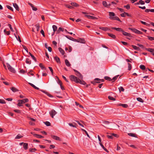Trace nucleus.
<instances>
[{"label":"nucleus","instance_id":"obj_11","mask_svg":"<svg viewBox=\"0 0 154 154\" xmlns=\"http://www.w3.org/2000/svg\"><path fill=\"white\" fill-rule=\"evenodd\" d=\"M65 62L66 65L67 66H71V64H70L69 62L66 59L65 60Z\"/></svg>","mask_w":154,"mask_h":154},{"label":"nucleus","instance_id":"obj_25","mask_svg":"<svg viewBox=\"0 0 154 154\" xmlns=\"http://www.w3.org/2000/svg\"><path fill=\"white\" fill-rule=\"evenodd\" d=\"M99 29L104 31H106L108 30L107 28L105 27H100Z\"/></svg>","mask_w":154,"mask_h":154},{"label":"nucleus","instance_id":"obj_24","mask_svg":"<svg viewBox=\"0 0 154 154\" xmlns=\"http://www.w3.org/2000/svg\"><path fill=\"white\" fill-rule=\"evenodd\" d=\"M52 28L53 29V31L54 32H55L56 31H57V26L55 25H54L52 26Z\"/></svg>","mask_w":154,"mask_h":154},{"label":"nucleus","instance_id":"obj_61","mask_svg":"<svg viewBox=\"0 0 154 154\" xmlns=\"http://www.w3.org/2000/svg\"><path fill=\"white\" fill-rule=\"evenodd\" d=\"M48 51L50 52H51L52 51V48L50 47H48V48H47Z\"/></svg>","mask_w":154,"mask_h":154},{"label":"nucleus","instance_id":"obj_34","mask_svg":"<svg viewBox=\"0 0 154 154\" xmlns=\"http://www.w3.org/2000/svg\"><path fill=\"white\" fill-rule=\"evenodd\" d=\"M140 68L142 70H144L145 68V66L143 65H140Z\"/></svg>","mask_w":154,"mask_h":154},{"label":"nucleus","instance_id":"obj_53","mask_svg":"<svg viewBox=\"0 0 154 154\" xmlns=\"http://www.w3.org/2000/svg\"><path fill=\"white\" fill-rule=\"evenodd\" d=\"M128 69L130 70L131 69V65L129 63H128Z\"/></svg>","mask_w":154,"mask_h":154},{"label":"nucleus","instance_id":"obj_17","mask_svg":"<svg viewBox=\"0 0 154 154\" xmlns=\"http://www.w3.org/2000/svg\"><path fill=\"white\" fill-rule=\"evenodd\" d=\"M63 30H64V29H63V28H61V27H59L58 28V30L57 31V32H56V33L57 34H58V33H59L60 32V31H63Z\"/></svg>","mask_w":154,"mask_h":154},{"label":"nucleus","instance_id":"obj_7","mask_svg":"<svg viewBox=\"0 0 154 154\" xmlns=\"http://www.w3.org/2000/svg\"><path fill=\"white\" fill-rule=\"evenodd\" d=\"M18 103L17 105L19 106H22V104L24 103L23 101L22 100H18Z\"/></svg>","mask_w":154,"mask_h":154},{"label":"nucleus","instance_id":"obj_62","mask_svg":"<svg viewBox=\"0 0 154 154\" xmlns=\"http://www.w3.org/2000/svg\"><path fill=\"white\" fill-rule=\"evenodd\" d=\"M36 150V149L35 148L34 149H30L29 151L31 152H33L34 151H35Z\"/></svg>","mask_w":154,"mask_h":154},{"label":"nucleus","instance_id":"obj_27","mask_svg":"<svg viewBox=\"0 0 154 154\" xmlns=\"http://www.w3.org/2000/svg\"><path fill=\"white\" fill-rule=\"evenodd\" d=\"M108 35L109 36L113 38H116V36L113 34L108 33Z\"/></svg>","mask_w":154,"mask_h":154},{"label":"nucleus","instance_id":"obj_12","mask_svg":"<svg viewBox=\"0 0 154 154\" xmlns=\"http://www.w3.org/2000/svg\"><path fill=\"white\" fill-rule=\"evenodd\" d=\"M112 28L113 29H114L116 30L119 31V32H122L123 30L122 29L119 28H115V27H112Z\"/></svg>","mask_w":154,"mask_h":154},{"label":"nucleus","instance_id":"obj_6","mask_svg":"<svg viewBox=\"0 0 154 154\" xmlns=\"http://www.w3.org/2000/svg\"><path fill=\"white\" fill-rule=\"evenodd\" d=\"M76 75L78 76L80 79H83V77L79 72H78V73H76Z\"/></svg>","mask_w":154,"mask_h":154},{"label":"nucleus","instance_id":"obj_47","mask_svg":"<svg viewBox=\"0 0 154 154\" xmlns=\"http://www.w3.org/2000/svg\"><path fill=\"white\" fill-rule=\"evenodd\" d=\"M6 7L9 9L10 10H11L12 11H13V9L9 5H7Z\"/></svg>","mask_w":154,"mask_h":154},{"label":"nucleus","instance_id":"obj_10","mask_svg":"<svg viewBox=\"0 0 154 154\" xmlns=\"http://www.w3.org/2000/svg\"><path fill=\"white\" fill-rule=\"evenodd\" d=\"M86 17H87V18L88 19H97V18L95 17L90 16V15H86L85 16Z\"/></svg>","mask_w":154,"mask_h":154},{"label":"nucleus","instance_id":"obj_50","mask_svg":"<svg viewBox=\"0 0 154 154\" xmlns=\"http://www.w3.org/2000/svg\"><path fill=\"white\" fill-rule=\"evenodd\" d=\"M124 7L125 8L127 9H129L130 8V5H125Z\"/></svg>","mask_w":154,"mask_h":154},{"label":"nucleus","instance_id":"obj_15","mask_svg":"<svg viewBox=\"0 0 154 154\" xmlns=\"http://www.w3.org/2000/svg\"><path fill=\"white\" fill-rule=\"evenodd\" d=\"M52 138L55 139V140H60V138H59V137H58L57 136H52Z\"/></svg>","mask_w":154,"mask_h":154},{"label":"nucleus","instance_id":"obj_55","mask_svg":"<svg viewBox=\"0 0 154 154\" xmlns=\"http://www.w3.org/2000/svg\"><path fill=\"white\" fill-rule=\"evenodd\" d=\"M23 100V103H24L27 102L29 101L28 99L27 98L24 99Z\"/></svg>","mask_w":154,"mask_h":154},{"label":"nucleus","instance_id":"obj_29","mask_svg":"<svg viewBox=\"0 0 154 154\" xmlns=\"http://www.w3.org/2000/svg\"><path fill=\"white\" fill-rule=\"evenodd\" d=\"M29 54L30 55L32 58L33 59V60H34L35 62L36 61V58L35 57L32 55L30 52H29Z\"/></svg>","mask_w":154,"mask_h":154},{"label":"nucleus","instance_id":"obj_5","mask_svg":"<svg viewBox=\"0 0 154 154\" xmlns=\"http://www.w3.org/2000/svg\"><path fill=\"white\" fill-rule=\"evenodd\" d=\"M76 42H80L82 43H85V41L83 39L81 38H79V39L77 40V41Z\"/></svg>","mask_w":154,"mask_h":154},{"label":"nucleus","instance_id":"obj_37","mask_svg":"<svg viewBox=\"0 0 154 154\" xmlns=\"http://www.w3.org/2000/svg\"><path fill=\"white\" fill-rule=\"evenodd\" d=\"M133 48L137 50H139L140 49L139 48L137 47L136 46L132 45Z\"/></svg>","mask_w":154,"mask_h":154},{"label":"nucleus","instance_id":"obj_16","mask_svg":"<svg viewBox=\"0 0 154 154\" xmlns=\"http://www.w3.org/2000/svg\"><path fill=\"white\" fill-rule=\"evenodd\" d=\"M11 89L13 92H15L18 91V90L14 87H12Z\"/></svg>","mask_w":154,"mask_h":154},{"label":"nucleus","instance_id":"obj_33","mask_svg":"<svg viewBox=\"0 0 154 154\" xmlns=\"http://www.w3.org/2000/svg\"><path fill=\"white\" fill-rule=\"evenodd\" d=\"M34 135L35 137H37V138H42L43 137V136H42L39 135L37 134H34Z\"/></svg>","mask_w":154,"mask_h":154},{"label":"nucleus","instance_id":"obj_51","mask_svg":"<svg viewBox=\"0 0 154 154\" xmlns=\"http://www.w3.org/2000/svg\"><path fill=\"white\" fill-rule=\"evenodd\" d=\"M8 26H9V27L10 29L11 30L12 32H13L14 30H13V29L11 27V25L10 24H8Z\"/></svg>","mask_w":154,"mask_h":154},{"label":"nucleus","instance_id":"obj_30","mask_svg":"<svg viewBox=\"0 0 154 154\" xmlns=\"http://www.w3.org/2000/svg\"><path fill=\"white\" fill-rule=\"evenodd\" d=\"M128 135L129 136L134 137H136L135 136V135L132 133H128Z\"/></svg>","mask_w":154,"mask_h":154},{"label":"nucleus","instance_id":"obj_48","mask_svg":"<svg viewBox=\"0 0 154 154\" xmlns=\"http://www.w3.org/2000/svg\"><path fill=\"white\" fill-rule=\"evenodd\" d=\"M69 125L70 126H71V127H74V128H76V126H75V125H73L72 124V123H69Z\"/></svg>","mask_w":154,"mask_h":154},{"label":"nucleus","instance_id":"obj_57","mask_svg":"<svg viewBox=\"0 0 154 154\" xmlns=\"http://www.w3.org/2000/svg\"><path fill=\"white\" fill-rule=\"evenodd\" d=\"M139 3L141 5H144L145 4L144 2L143 1L141 0L139 1Z\"/></svg>","mask_w":154,"mask_h":154},{"label":"nucleus","instance_id":"obj_18","mask_svg":"<svg viewBox=\"0 0 154 154\" xmlns=\"http://www.w3.org/2000/svg\"><path fill=\"white\" fill-rule=\"evenodd\" d=\"M29 84L31 86H32V87H33V88H34L36 89H37V90H39V88L36 87V86H35V85H34L33 84H32V83H29Z\"/></svg>","mask_w":154,"mask_h":154},{"label":"nucleus","instance_id":"obj_19","mask_svg":"<svg viewBox=\"0 0 154 154\" xmlns=\"http://www.w3.org/2000/svg\"><path fill=\"white\" fill-rule=\"evenodd\" d=\"M78 82H79L78 83H80L81 84L85 85L86 84V83L84 81H81L79 79Z\"/></svg>","mask_w":154,"mask_h":154},{"label":"nucleus","instance_id":"obj_56","mask_svg":"<svg viewBox=\"0 0 154 154\" xmlns=\"http://www.w3.org/2000/svg\"><path fill=\"white\" fill-rule=\"evenodd\" d=\"M4 32L7 35H9L10 34V31H6V29H5L4 30Z\"/></svg>","mask_w":154,"mask_h":154},{"label":"nucleus","instance_id":"obj_13","mask_svg":"<svg viewBox=\"0 0 154 154\" xmlns=\"http://www.w3.org/2000/svg\"><path fill=\"white\" fill-rule=\"evenodd\" d=\"M122 32H123V34L125 35V36H128L129 37H130L131 36V35L129 33H127L126 32H125L124 31H123V30H122Z\"/></svg>","mask_w":154,"mask_h":154},{"label":"nucleus","instance_id":"obj_39","mask_svg":"<svg viewBox=\"0 0 154 154\" xmlns=\"http://www.w3.org/2000/svg\"><path fill=\"white\" fill-rule=\"evenodd\" d=\"M44 123L47 126H49L50 125V123L49 122H44Z\"/></svg>","mask_w":154,"mask_h":154},{"label":"nucleus","instance_id":"obj_35","mask_svg":"<svg viewBox=\"0 0 154 154\" xmlns=\"http://www.w3.org/2000/svg\"><path fill=\"white\" fill-rule=\"evenodd\" d=\"M23 137L21 136L20 134H18L17 136L15 137V139H19L20 138L22 137Z\"/></svg>","mask_w":154,"mask_h":154},{"label":"nucleus","instance_id":"obj_31","mask_svg":"<svg viewBox=\"0 0 154 154\" xmlns=\"http://www.w3.org/2000/svg\"><path fill=\"white\" fill-rule=\"evenodd\" d=\"M57 82L58 83V84H59V85H62V82H61V81L59 79V78L57 77Z\"/></svg>","mask_w":154,"mask_h":154},{"label":"nucleus","instance_id":"obj_63","mask_svg":"<svg viewBox=\"0 0 154 154\" xmlns=\"http://www.w3.org/2000/svg\"><path fill=\"white\" fill-rule=\"evenodd\" d=\"M20 72L21 73L24 74V73L26 72L25 71L23 70V69H21L20 71Z\"/></svg>","mask_w":154,"mask_h":154},{"label":"nucleus","instance_id":"obj_36","mask_svg":"<svg viewBox=\"0 0 154 154\" xmlns=\"http://www.w3.org/2000/svg\"><path fill=\"white\" fill-rule=\"evenodd\" d=\"M104 79L106 80H109V81H112V79L109 77H108V76H105L104 77Z\"/></svg>","mask_w":154,"mask_h":154},{"label":"nucleus","instance_id":"obj_45","mask_svg":"<svg viewBox=\"0 0 154 154\" xmlns=\"http://www.w3.org/2000/svg\"><path fill=\"white\" fill-rule=\"evenodd\" d=\"M108 98L110 100H115V99L114 98L110 96H109L108 97Z\"/></svg>","mask_w":154,"mask_h":154},{"label":"nucleus","instance_id":"obj_22","mask_svg":"<svg viewBox=\"0 0 154 154\" xmlns=\"http://www.w3.org/2000/svg\"><path fill=\"white\" fill-rule=\"evenodd\" d=\"M31 61L29 58H26V63L30 64L31 63Z\"/></svg>","mask_w":154,"mask_h":154},{"label":"nucleus","instance_id":"obj_52","mask_svg":"<svg viewBox=\"0 0 154 154\" xmlns=\"http://www.w3.org/2000/svg\"><path fill=\"white\" fill-rule=\"evenodd\" d=\"M43 92L44 93H45V94H46L48 96H49V97H52L53 96H52V95L50 94H48V93L47 92H45L44 91H43Z\"/></svg>","mask_w":154,"mask_h":154},{"label":"nucleus","instance_id":"obj_2","mask_svg":"<svg viewBox=\"0 0 154 154\" xmlns=\"http://www.w3.org/2000/svg\"><path fill=\"white\" fill-rule=\"evenodd\" d=\"M70 78L71 80L75 82L76 83H78L79 82H78L79 79L73 75H71L70 76Z\"/></svg>","mask_w":154,"mask_h":154},{"label":"nucleus","instance_id":"obj_20","mask_svg":"<svg viewBox=\"0 0 154 154\" xmlns=\"http://www.w3.org/2000/svg\"><path fill=\"white\" fill-rule=\"evenodd\" d=\"M54 60L56 61L57 63H60V60L59 58L57 56H56L54 57Z\"/></svg>","mask_w":154,"mask_h":154},{"label":"nucleus","instance_id":"obj_40","mask_svg":"<svg viewBox=\"0 0 154 154\" xmlns=\"http://www.w3.org/2000/svg\"><path fill=\"white\" fill-rule=\"evenodd\" d=\"M119 75H117L114 77L112 79V80H113V82L115 81L118 78Z\"/></svg>","mask_w":154,"mask_h":154},{"label":"nucleus","instance_id":"obj_60","mask_svg":"<svg viewBox=\"0 0 154 154\" xmlns=\"http://www.w3.org/2000/svg\"><path fill=\"white\" fill-rule=\"evenodd\" d=\"M39 66L42 68V69H43L45 68L42 65V63H40L39 64Z\"/></svg>","mask_w":154,"mask_h":154},{"label":"nucleus","instance_id":"obj_21","mask_svg":"<svg viewBox=\"0 0 154 154\" xmlns=\"http://www.w3.org/2000/svg\"><path fill=\"white\" fill-rule=\"evenodd\" d=\"M58 49L60 52L62 54V55H63L64 54L65 52L61 48H58Z\"/></svg>","mask_w":154,"mask_h":154},{"label":"nucleus","instance_id":"obj_64","mask_svg":"<svg viewBox=\"0 0 154 154\" xmlns=\"http://www.w3.org/2000/svg\"><path fill=\"white\" fill-rule=\"evenodd\" d=\"M32 8L33 11H36L37 10V9L36 8L34 7V6Z\"/></svg>","mask_w":154,"mask_h":154},{"label":"nucleus","instance_id":"obj_59","mask_svg":"<svg viewBox=\"0 0 154 154\" xmlns=\"http://www.w3.org/2000/svg\"><path fill=\"white\" fill-rule=\"evenodd\" d=\"M76 122L79 124V125L81 126H82V127H84V126L82 125L80 123V122L78 121H76Z\"/></svg>","mask_w":154,"mask_h":154},{"label":"nucleus","instance_id":"obj_44","mask_svg":"<svg viewBox=\"0 0 154 154\" xmlns=\"http://www.w3.org/2000/svg\"><path fill=\"white\" fill-rule=\"evenodd\" d=\"M82 131H84V132H85V134H86V135H87V136L88 137H89V138H90V136H89V135H88V133H87V132L86 131H85V130L84 129H82Z\"/></svg>","mask_w":154,"mask_h":154},{"label":"nucleus","instance_id":"obj_49","mask_svg":"<svg viewBox=\"0 0 154 154\" xmlns=\"http://www.w3.org/2000/svg\"><path fill=\"white\" fill-rule=\"evenodd\" d=\"M36 26V29H37V31H38L39 30V28H40V26H39V24H37L36 25H35Z\"/></svg>","mask_w":154,"mask_h":154},{"label":"nucleus","instance_id":"obj_58","mask_svg":"<svg viewBox=\"0 0 154 154\" xmlns=\"http://www.w3.org/2000/svg\"><path fill=\"white\" fill-rule=\"evenodd\" d=\"M48 68L50 69L51 72L52 73V75H53V70L52 69V68L51 67H49Z\"/></svg>","mask_w":154,"mask_h":154},{"label":"nucleus","instance_id":"obj_3","mask_svg":"<svg viewBox=\"0 0 154 154\" xmlns=\"http://www.w3.org/2000/svg\"><path fill=\"white\" fill-rule=\"evenodd\" d=\"M7 67L8 69L11 72L13 73H15V70L8 63H7Z\"/></svg>","mask_w":154,"mask_h":154},{"label":"nucleus","instance_id":"obj_32","mask_svg":"<svg viewBox=\"0 0 154 154\" xmlns=\"http://www.w3.org/2000/svg\"><path fill=\"white\" fill-rule=\"evenodd\" d=\"M94 81H96V83H99L100 82V79L98 78H96L95 79Z\"/></svg>","mask_w":154,"mask_h":154},{"label":"nucleus","instance_id":"obj_1","mask_svg":"<svg viewBox=\"0 0 154 154\" xmlns=\"http://www.w3.org/2000/svg\"><path fill=\"white\" fill-rule=\"evenodd\" d=\"M109 18L111 19L121 21L118 17L115 16V14L113 12H109Z\"/></svg>","mask_w":154,"mask_h":154},{"label":"nucleus","instance_id":"obj_14","mask_svg":"<svg viewBox=\"0 0 154 154\" xmlns=\"http://www.w3.org/2000/svg\"><path fill=\"white\" fill-rule=\"evenodd\" d=\"M146 49L148 51L150 52L152 54H153V53L154 52V50L152 48H146Z\"/></svg>","mask_w":154,"mask_h":154},{"label":"nucleus","instance_id":"obj_8","mask_svg":"<svg viewBox=\"0 0 154 154\" xmlns=\"http://www.w3.org/2000/svg\"><path fill=\"white\" fill-rule=\"evenodd\" d=\"M66 37L68 39H69L70 40H72L73 41L76 42L77 41V39L74 38H72V37L69 36H67V35H66Z\"/></svg>","mask_w":154,"mask_h":154},{"label":"nucleus","instance_id":"obj_54","mask_svg":"<svg viewBox=\"0 0 154 154\" xmlns=\"http://www.w3.org/2000/svg\"><path fill=\"white\" fill-rule=\"evenodd\" d=\"M0 103H5V102L3 100L0 99Z\"/></svg>","mask_w":154,"mask_h":154},{"label":"nucleus","instance_id":"obj_28","mask_svg":"<svg viewBox=\"0 0 154 154\" xmlns=\"http://www.w3.org/2000/svg\"><path fill=\"white\" fill-rule=\"evenodd\" d=\"M137 100L140 102L143 103V100L140 97H137Z\"/></svg>","mask_w":154,"mask_h":154},{"label":"nucleus","instance_id":"obj_41","mask_svg":"<svg viewBox=\"0 0 154 154\" xmlns=\"http://www.w3.org/2000/svg\"><path fill=\"white\" fill-rule=\"evenodd\" d=\"M103 5L105 7H106L108 5L107 2L105 1H103Z\"/></svg>","mask_w":154,"mask_h":154},{"label":"nucleus","instance_id":"obj_9","mask_svg":"<svg viewBox=\"0 0 154 154\" xmlns=\"http://www.w3.org/2000/svg\"><path fill=\"white\" fill-rule=\"evenodd\" d=\"M13 5L16 10L17 11H19V8L18 5L16 3H13Z\"/></svg>","mask_w":154,"mask_h":154},{"label":"nucleus","instance_id":"obj_42","mask_svg":"<svg viewBox=\"0 0 154 154\" xmlns=\"http://www.w3.org/2000/svg\"><path fill=\"white\" fill-rule=\"evenodd\" d=\"M147 37L148 39L152 41L154 40V37H150L149 36H147Z\"/></svg>","mask_w":154,"mask_h":154},{"label":"nucleus","instance_id":"obj_38","mask_svg":"<svg viewBox=\"0 0 154 154\" xmlns=\"http://www.w3.org/2000/svg\"><path fill=\"white\" fill-rule=\"evenodd\" d=\"M71 4L72 5L75 7H77L78 6V5L74 2H71Z\"/></svg>","mask_w":154,"mask_h":154},{"label":"nucleus","instance_id":"obj_4","mask_svg":"<svg viewBox=\"0 0 154 154\" xmlns=\"http://www.w3.org/2000/svg\"><path fill=\"white\" fill-rule=\"evenodd\" d=\"M49 113L51 117L53 118L54 116L57 114V112L55 110L52 109L49 112Z\"/></svg>","mask_w":154,"mask_h":154},{"label":"nucleus","instance_id":"obj_23","mask_svg":"<svg viewBox=\"0 0 154 154\" xmlns=\"http://www.w3.org/2000/svg\"><path fill=\"white\" fill-rule=\"evenodd\" d=\"M28 144L27 143H24L23 144V148L25 149H26L28 148Z\"/></svg>","mask_w":154,"mask_h":154},{"label":"nucleus","instance_id":"obj_26","mask_svg":"<svg viewBox=\"0 0 154 154\" xmlns=\"http://www.w3.org/2000/svg\"><path fill=\"white\" fill-rule=\"evenodd\" d=\"M119 106H122L124 108H127L128 106V105L126 104H121V103L119 104Z\"/></svg>","mask_w":154,"mask_h":154},{"label":"nucleus","instance_id":"obj_46","mask_svg":"<svg viewBox=\"0 0 154 154\" xmlns=\"http://www.w3.org/2000/svg\"><path fill=\"white\" fill-rule=\"evenodd\" d=\"M141 23H142L145 25H146V26H149L150 25L149 24H148L144 22H143V21H141Z\"/></svg>","mask_w":154,"mask_h":154},{"label":"nucleus","instance_id":"obj_43","mask_svg":"<svg viewBox=\"0 0 154 154\" xmlns=\"http://www.w3.org/2000/svg\"><path fill=\"white\" fill-rule=\"evenodd\" d=\"M120 92L124 91V89L122 87H120L119 88Z\"/></svg>","mask_w":154,"mask_h":154}]
</instances>
